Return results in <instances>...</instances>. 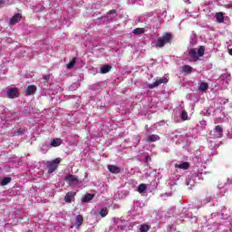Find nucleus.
Segmentation results:
<instances>
[{
  "label": "nucleus",
  "instance_id": "6e6552de",
  "mask_svg": "<svg viewBox=\"0 0 232 232\" xmlns=\"http://www.w3.org/2000/svg\"><path fill=\"white\" fill-rule=\"evenodd\" d=\"M21 19H23V14H21L20 13H17L14 15H13L12 18L9 20V24L14 26V24H17V23H19Z\"/></svg>",
  "mask_w": 232,
  "mask_h": 232
},
{
  "label": "nucleus",
  "instance_id": "393cba45",
  "mask_svg": "<svg viewBox=\"0 0 232 232\" xmlns=\"http://www.w3.org/2000/svg\"><path fill=\"white\" fill-rule=\"evenodd\" d=\"M132 34H134L136 35H140V34H144V29H142V28H135L132 31Z\"/></svg>",
  "mask_w": 232,
  "mask_h": 232
},
{
  "label": "nucleus",
  "instance_id": "bb28decb",
  "mask_svg": "<svg viewBox=\"0 0 232 232\" xmlns=\"http://www.w3.org/2000/svg\"><path fill=\"white\" fill-rule=\"evenodd\" d=\"M181 119H182V121H188V111H183L181 112Z\"/></svg>",
  "mask_w": 232,
  "mask_h": 232
},
{
  "label": "nucleus",
  "instance_id": "c756f323",
  "mask_svg": "<svg viewBox=\"0 0 232 232\" xmlns=\"http://www.w3.org/2000/svg\"><path fill=\"white\" fill-rule=\"evenodd\" d=\"M17 133H19V135H22L23 131H21V129L17 130Z\"/></svg>",
  "mask_w": 232,
  "mask_h": 232
},
{
  "label": "nucleus",
  "instance_id": "2f4dec72",
  "mask_svg": "<svg viewBox=\"0 0 232 232\" xmlns=\"http://www.w3.org/2000/svg\"><path fill=\"white\" fill-rule=\"evenodd\" d=\"M4 3H5V2H3V1H0V5H4Z\"/></svg>",
  "mask_w": 232,
  "mask_h": 232
},
{
  "label": "nucleus",
  "instance_id": "a211bd4d",
  "mask_svg": "<svg viewBox=\"0 0 232 232\" xmlns=\"http://www.w3.org/2000/svg\"><path fill=\"white\" fill-rule=\"evenodd\" d=\"M146 189H148V185L141 183L138 187V193H144V191H146Z\"/></svg>",
  "mask_w": 232,
  "mask_h": 232
},
{
  "label": "nucleus",
  "instance_id": "2eb2a0df",
  "mask_svg": "<svg viewBox=\"0 0 232 232\" xmlns=\"http://www.w3.org/2000/svg\"><path fill=\"white\" fill-rule=\"evenodd\" d=\"M93 198H95V194H86L82 201V202H90L91 200H93Z\"/></svg>",
  "mask_w": 232,
  "mask_h": 232
},
{
  "label": "nucleus",
  "instance_id": "9b49d317",
  "mask_svg": "<svg viewBox=\"0 0 232 232\" xmlns=\"http://www.w3.org/2000/svg\"><path fill=\"white\" fill-rule=\"evenodd\" d=\"M174 168L178 169H189V162L175 163Z\"/></svg>",
  "mask_w": 232,
  "mask_h": 232
},
{
  "label": "nucleus",
  "instance_id": "f3484780",
  "mask_svg": "<svg viewBox=\"0 0 232 232\" xmlns=\"http://www.w3.org/2000/svg\"><path fill=\"white\" fill-rule=\"evenodd\" d=\"M111 70V65L105 64L100 69V73H108Z\"/></svg>",
  "mask_w": 232,
  "mask_h": 232
},
{
  "label": "nucleus",
  "instance_id": "f8f14e48",
  "mask_svg": "<svg viewBox=\"0 0 232 232\" xmlns=\"http://www.w3.org/2000/svg\"><path fill=\"white\" fill-rule=\"evenodd\" d=\"M37 92V87L35 85H29L25 92V95L28 97L30 95H34Z\"/></svg>",
  "mask_w": 232,
  "mask_h": 232
},
{
  "label": "nucleus",
  "instance_id": "f257e3e1",
  "mask_svg": "<svg viewBox=\"0 0 232 232\" xmlns=\"http://www.w3.org/2000/svg\"><path fill=\"white\" fill-rule=\"evenodd\" d=\"M171 41H173V34L171 33H165L158 38L155 43V48H164L167 44H171Z\"/></svg>",
  "mask_w": 232,
  "mask_h": 232
},
{
  "label": "nucleus",
  "instance_id": "cd10ccee",
  "mask_svg": "<svg viewBox=\"0 0 232 232\" xmlns=\"http://www.w3.org/2000/svg\"><path fill=\"white\" fill-rule=\"evenodd\" d=\"M43 79L45 81V82H48V81H50V74L44 75Z\"/></svg>",
  "mask_w": 232,
  "mask_h": 232
},
{
  "label": "nucleus",
  "instance_id": "6ab92c4d",
  "mask_svg": "<svg viewBox=\"0 0 232 232\" xmlns=\"http://www.w3.org/2000/svg\"><path fill=\"white\" fill-rule=\"evenodd\" d=\"M216 19L218 23H224V13L222 12L217 13Z\"/></svg>",
  "mask_w": 232,
  "mask_h": 232
},
{
  "label": "nucleus",
  "instance_id": "c85d7f7f",
  "mask_svg": "<svg viewBox=\"0 0 232 232\" xmlns=\"http://www.w3.org/2000/svg\"><path fill=\"white\" fill-rule=\"evenodd\" d=\"M108 14H109V15H111L113 14H115L117 15V10L112 9V10L109 11Z\"/></svg>",
  "mask_w": 232,
  "mask_h": 232
},
{
  "label": "nucleus",
  "instance_id": "4be33fe9",
  "mask_svg": "<svg viewBox=\"0 0 232 232\" xmlns=\"http://www.w3.org/2000/svg\"><path fill=\"white\" fill-rule=\"evenodd\" d=\"M150 228L149 225L143 224L140 226V232H149Z\"/></svg>",
  "mask_w": 232,
  "mask_h": 232
},
{
  "label": "nucleus",
  "instance_id": "39448f33",
  "mask_svg": "<svg viewBox=\"0 0 232 232\" xmlns=\"http://www.w3.org/2000/svg\"><path fill=\"white\" fill-rule=\"evenodd\" d=\"M64 180L69 186H77L79 184V178L73 174H68Z\"/></svg>",
  "mask_w": 232,
  "mask_h": 232
},
{
  "label": "nucleus",
  "instance_id": "9d476101",
  "mask_svg": "<svg viewBox=\"0 0 232 232\" xmlns=\"http://www.w3.org/2000/svg\"><path fill=\"white\" fill-rule=\"evenodd\" d=\"M146 142H157V140H160V137L157 134H151L145 138Z\"/></svg>",
  "mask_w": 232,
  "mask_h": 232
},
{
  "label": "nucleus",
  "instance_id": "412c9836",
  "mask_svg": "<svg viewBox=\"0 0 232 232\" xmlns=\"http://www.w3.org/2000/svg\"><path fill=\"white\" fill-rule=\"evenodd\" d=\"M12 182V178L5 177L1 180V186H7V184H10Z\"/></svg>",
  "mask_w": 232,
  "mask_h": 232
},
{
  "label": "nucleus",
  "instance_id": "423d86ee",
  "mask_svg": "<svg viewBox=\"0 0 232 232\" xmlns=\"http://www.w3.org/2000/svg\"><path fill=\"white\" fill-rule=\"evenodd\" d=\"M168 80L166 78H160L159 80H156L153 83H149L148 88L150 90H153V88H157L158 86H160V84H167Z\"/></svg>",
  "mask_w": 232,
  "mask_h": 232
},
{
  "label": "nucleus",
  "instance_id": "20e7f679",
  "mask_svg": "<svg viewBox=\"0 0 232 232\" xmlns=\"http://www.w3.org/2000/svg\"><path fill=\"white\" fill-rule=\"evenodd\" d=\"M224 135V129L222 126L217 125L213 130L210 131V137L212 139H222Z\"/></svg>",
  "mask_w": 232,
  "mask_h": 232
},
{
  "label": "nucleus",
  "instance_id": "7ed1b4c3",
  "mask_svg": "<svg viewBox=\"0 0 232 232\" xmlns=\"http://www.w3.org/2000/svg\"><path fill=\"white\" fill-rule=\"evenodd\" d=\"M59 164H61V158H56L53 160L47 161L46 168L48 175H52V173L59 168Z\"/></svg>",
  "mask_w": 232,
  "mask_h": 232
},
{
  "label": "nucleus",
  "instance_id": "1a4fd4ad",
  "mask_svg": "<svg viewBox=\"0 0 232 232\" xmlns=\"http://www.w3.org/2000/svg\"><path fill=\"white\" fill-rule=\"evenodd\" d=\"M76 195H77V193H75L73 191L67 192L64 197V202H66V204H72V200H73V198H75Z\"/></svg>",
  "mask_w": 232,
  "mask_h": 232
},
{
  "label": "nucleus",
  "instance_id": "aec40b11",
  "mask_svg": "<svg viewBox=\"0 0 232 232\" xmlns=\"http://www.w3.org/2000/svg\"><path fill=\"white\" fill-rule=\"evenodd\" d=\"M209 88V85L208 84V82H201L199 87H198V90L200 92H206L208 89Z\"/></svg>",
  "mask_w": 232,
  "mask_h": 232
},
{
  "label": "nucleus",
  "instance_id": "0eeeda50",
  "mask_svg": "<svg viewBox=\"0 0 232 232\" xmlns=\"http://www.w3.org/2000/svg\"><path fill=\"white\" fill-rule=\"evenodd\" d=\"M19 97V90L17 88H11L7 91L8 99H15Z\"/></svg>",
  "mask_w": 232,
  "mask_h": 232
},
{
  "label": "nucleus",
  "instance_id": "7c9ffc66",
  "mask_svg": "<svg viewBox=\"0 0 232 232\" xmlns=\"http://www.w3.org/2000/svg\"><path fill=\"white\" fill-rule=\"evenodd\" d=\"M229 55H232V48L228 50Z\"/></svg>",
  "mask_w": 232,
  "mask_h": 232
},
{
  "label": "nucleus",
  "instance_id": "f03ea898",
  "mask_svg": "<svg viewBox=\"0 0 232 232\" xmlns=\"http://www.w3.org/2000/svg\"><path fill=\"white\" fill-rule=\"evenodd\" d=\"M205 52H206V47L205 46H200L198 48V50L190 49L189 52H188V55H190V57L192 59H194V61H198V57H204Z\"/></svg>",
  "mask_w": 232,
  "mask_h": 232
},
{
  "label": "nucleus",
  "instance_id": "ddd939ff",
  "mask_svg": "<svg viewBox=\"0 0 232 232\" xmlns=\"http://www.w3.org/2000/svg\"><path fill=\"white\" fill-rule=\"evenodd\" d=\"M108 169L111 173H114L115 175H119L121 173V168L114 165H108Z\"/></svg>",
  "mask_w": 232,
  "mask_h": 232
},
{
  "label": "nucleus",
  "instance_id": "dca6fc26",
  "mask_svg": "<svg viewBox=\"0 0 232 232\" xmlns=\"http://www.w3.org/2000/svg\"><path fill=\"white\" fill-rule=\"evenodd\" d=\"M75 221L77 227H81V226H82V222H84V218H82V216L79 214L76 216Z\"/></svg>",
  "mask_w": 232,
  "mask_h": 232
},
{
  "label": "nucleus",
  "instance_id": "a878e982",
  "mask_svg": "<svg viewBox=\"0 0 232 232\" xmlns=\"http://www.w3.org/2000/svg\"><path fill=\"white\" fill-rule=\"evenodd\" d=\"M109 211H108V208H103L100 210V215L104 218L108 215Z\"/></svg>",
  "mask_w": 232,
  "mask_h": 232
},
{
  "label": "nucleus",
  "instance_id": "b1692460",
  "mask_svg": "<svg viewBox=\"0 0 232 232\" xmlns=\"http://www.w3.org/2000/svg\"><path fill=\"white\" fill-rule=\"evenodd\" d=\"M183 72H185L186 73H191L193 72V68L189 65H184Z\"/></svg>",
  "mask_w": 232,
  "mask_h": 232
},
{
  "label": "nucleus",
  "instance_id": "4468645a",
  "mask_svg": "<svg viewBox=\"0 0 232 232\" xmlns=\"http://www.w3.org/2000/svg\"><path fill=\"white\" fill-rule=\"evenodd\" d=\"M63 144V140L61 138L53 139V140L50 143V146L52 148H57Z\"/></svg>",
  "mask_w": 232,
  "mask_h": 232
},
{
  "label": "nucleus",
  "instance_id": "5701e85b",
  "mask_svg": "<svg viewBox=\"0 0 232 232\" xmlns=\"http://www.w3.org/2000/svg\"><path fill=\"white\" fill-rule=\"evenodd\" d=\"M76 63H77V58H73L69 63H67L66 65L67 70H72V68L75 66Z\"/></svg>",
  "mask_w": 232,
  "mask_h": 232
}]
</instances>
